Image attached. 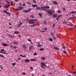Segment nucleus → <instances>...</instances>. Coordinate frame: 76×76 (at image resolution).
Listing matches in <instances>:
<instances>
[{"mask_svg":"<svg viewBox=\"0 0 76 76\" xmlns=\"http://www.w3.org/2000/svg\"><path fill=\"white\" fill-rule=\"evenodd\" d=\"M41 9L42 10H44V11H46V9H50V7L49 6H41Z\"/></svg>","mask_w":76,"mask_h":76,"instance_id":"nucleus-1","label":"nucleus"},{"mask_svg":"<svg viewBox=\"0 0 76 76\" xmlns=\"http://www.w3.org/2000/svg\"><path fill=\"white\" fill-rule=\"evenodd\" d=\"M23 7L22 6H19L18 7V8H15L14 9V10H15L16 11H19V10H23Z\"/></svg>","mask_w":76,"mask_h":76,"instance_id":"nucleus-2","label":"nucleus"},{"mask_svg":"<svg viewBox=\"0 0 76 76\" xmlns=\"http://www.w3.org/2000/svg\"><path fill=\"white\" fill-rule=\"evenodd\" d=\"M47 13L48 15H50V16H52V14L53 13V11H52L50 10H48L47 11Z\"/></svg>","mask_w":76,"mask_h":76,"instance_id":"nucleus-3","label":"nucleus"},{"mask_svg":"<svg viewBox=\"0 0 76 76\" xmlns=\"http://www.w3.org/2000/svg\"><path fill=\"white\" fill-rule=\"evenodd\" d=\"M28 22L30 24H34V21L33 20V19H31V20H28Z\"/></svg>","mask_w":76,"mask_h":76,"instance_id":"nucleus-4","label":"nucleus"},{"mask_svg":"<svg viewBox=\"0 0 76 76\" xmlns=\"http://www.w3.org/2000/svg\"><path fill=\"white\" fill-rule=\"evenodd\" d=\"M41 64L42 66H43L44 67H45L46 66V64L44 62H41Z\"/></svg>","mask_w":76,"mask_h":76,"instance_id":"nucleus-5","label":"nucleus"},{"mask_svg":"<svg viewBox=\"0 0 76 76\" xmlns=\"http://www.w3.org/2000/svg\"><path fill=\"white\" fill-rule=\"evenodd\" d=\"M38 15H39L40 18H42V14L39 13L38 14Z\"/></svg>","mask_w":76,"mask_h":76,"instance_id":"nucleus-6","label":"nucleus"},{"mask_svg":"<svg viewBox=\"0 0 76 76\" xmlns=\"http://www.w3.org/2000/svg\"><path fill=\"white\" fill-rule=\"evenodd\" d=\"M9 37L10 38H12V39H13V38H14L13 37V36L11 35L10 34H8Z\"/></svg>","mask_w":76,"mask_h":76,"instance_id":"nucleus-7","label":"nucleus"},{"mask_svg":"<svg viewBox=\"0 0 76 76\" xmlns=\"http://www.w3.org/2000/svg\"><path fill=\"white\" fill-rule=\"evenodd\" d=\"M37 25V24L36 23H34L32 25H31L30 26V27H34V26H36Z\"/></svg>","mask_w":76,"mask_h":76,"instance_id":"nucleus-8","label":"nucleus"},{"mask_svg":"<svg viewBox=\"0 0 76 76\" xmlns=\"http://www.w3.org/2000/svg\"><path fill=\"white\" fill-rule=\"evenodd\" d=\"M2 45H3V46H4V47H6V46L7 47V46H9V45H7L6 43H3Z\"/></svg>","mask_w":76,"mask_h":76,"instance_id":"nucleus-9","label":"nucleus"},{"mask_svg":"<svg viewBox=\"0 0 76 76\" xmlns=\"http://www.w3.org/2000/svg\"><path fill=\"white\" fill-rule=\"evenodd\" d=\"M53 4H56V5H57L58 4V3L56 1H53Z\"/></svg>","mask_w":76,"mask_h":76,"instance_id":"nucleus-10","label":"nucleus"},{"mask_svg":"<svg viewBox=\"0 0 76 76\" xmlns=\"http://www.w3.org/2000/svg\"><path fill=\"white\" fill-rule=\"evenodd\" d=\"M36 9H37V10H41V7H37L36 8Z\"/></svg>","mask_w":76,"mask_h":76,"instance_id":"nucleus-11","label":"nucleus"},{"mask_svg":"<svg viewBox=\"0 0 76 76\" xmlns=\"http://www.w3.org/2000/svg\"><path fill=\"white\" fill-rule=\"evenodd\" d=\"M32 6L33 7H38V5H32Z\"/></svg>","mask_w":76,"mask_h":76,"instance_id":"nucleus-12","label":"nucleus"},{"mask_svg":"<svg viewBox=\"0 0 76 76\" xmlns=\"http://www.w3.org/2000/svg\"><path fill=\"white\" fill-rule=\"evenodd\" d=\"M57 14H55L53 15V18H57Z\"/></svg>","mask_w":76,"mask_h":76,"instance_id":"nucleus-13","label":"nucleus"},{"mask_svg":"<svg viewBox=\"0 0 76 76\" xmlns=\"http://www.w3.org/2000/svg\"><path fill=\"white\" fill-rule=\"evenodd\" d=\"M20 33V32H19V31H16L15 32H14V34H19V33Z\"/></svg>","mask_w":76,"mask_h":76,"instance_id":"nucleus-14","label":"nucleus"},{"mask_svg":"<svg viewBox=\"0 0 76 76\" xmlns=\"http://www.w3.org/2000/svg\"><path fill=\"white\" fill-rule=\"evenodd\" d=\"M11 14L10 13V12H7V15H8L9 16H10Z\"/></svg>","mask_w":76,"mask_h":76,"instance_id":"nucleus-15","label":"nucleus"},{"mask_svg":"<svg viewBox=\"0 0 76 76\" xmlns=\"http://www.w3.org/2000/svg\"><path fill=\"white\" fill-rule=\"evenodd\" d=\"M53 49H55V50H59L58 48H57V47H54L53 48Z\"/></svg>","mask_w":76,"mask_h":76,"instance_id":"nucleus-16","label":"nucleus"},{"mask_svg":"<svg viewBox=\"0 0 76 76\" xmlns=\"http://www.w3.org/2000/svg\"><path fill=\"white\" fill-rule=\"evenodd\" d=\"M26 4H28V5H30V4H31V3L30 2L26 1Z\"/></svg>","mask_w":76,"mask_h":76,"instance_id":"nucleus-17","label":"nucleus"},{"mask_svg":"<svg viewBox=\"0 0 76 76\" xmlns=\"http://www.w3.org/2000/svg\"><path fill=\"white\" fill-rule=\"evenodd\" d=\"M49 40L50 41V42H52L53 40V39H51V38H49Z\"/></svg>","mask_w":76,"mask_h":76,"instance_id":"nucleus-18","label":"nucleus"},{"mask_svg":"<svg viewBox=\"0 0 76 76\" xmlns=\"http://www.w3.org/2000/svg\"><path fill=\"white\" fill-rule=\"evenodd\" d=\"M23 13H28V10H24L23 11Z\"/></svg>","mask_w":76,"mask_h":76,"instance_id":"nucleus-19","label":"nucleus"},{"mask_svg":"<svg viewBox=\"0 0 76 76\" xmlns=\"http://www.w3.org/2000/svg\"><path fill=\"white\" fill-rule=\"evenodd\" d=\"M9 6H9V5L6 6V5H5L4 6V7H5V8H8Z\"/></svg>","mask_w":76,"mask_h":76,"instance_id":"nucleus-20","label":"nucleus"},{"mask_svg":"<svg viewBox=\"0 0 76 76\" xmlns=\"http://www.w3.org/2000/svg\"><path fill=\"white\" fill-rule=\"evenodd\" d=\"M23 48H24V49H26V45H23Z\"/></svg>","mask_w":76,"mask_h":76,"instance_id":"nucleus-21","label":"nucleus"},{"mask_svg":"<svg viewBox=\"0 0 76 76\" xmlns=\"http://www.w3.org/2000/svg\"><path fill=\"white\" fill-rule=\"evenodd\" d=\"M37 46L38 47H41V45H40V43L39 42H38L37 44Z\"/></svg>","mask_w":76,"mask_h":76,"instance_id":"nucleus-22","label":"nucleus"},{"mask_svg":"<svg viewBox=\"0 0 76 76\" xmlns=\"http://www.w3.org/2000/svg\"><path fill=\"white\" fill-rule=\"evenodd\" d=\"M11 65H12V66H15L16 65V63L14 62L11 64Z\"/></svg>","mask_w":76,"mask_h":76,"instance_id":"nucleus-23","label":"nucleus"},{"mask_svg":"<svg viewBox=\"0 0 76 76\" xmlns=\"http://www.w3.org/2000/svg\"><path fill=\"white\" fill-rule=\"evenodd\" d=\"M25 61L26 62H29L30 60L29 59H26Z\"/></svg>","mask_w":76,"mask_h":76,"instance_id":"nucleus-24","label":"nucleus"},{"mask_svg":"<svg viewBox=\"0 0 76 76\" xmlns=\"http://www.w3.org/2000/svg\"><path fill=\"white\" fill-rule=\"evenodd\" d=\"M0 53H3L4 54H7V53H6L4 52H2L1 51H0Z\"/></svg>","mask_w":76,"mask_h":76,"instance_id":"nucleus-25","label":"nucleus"},{"mask_svg":"<svg viewBox=\"0 0 76 76\" xmlns=\"http://www.w3.org/2000/svg\"><path fill=\"white\" fill-rule=\"evenodd\" d=\"M20 56H21V57H26V56L25 55H24V56L22 55H20Z\"/></svg>","mask_w":76,"mask_h":76,"instance_id":"nucleus-26","label":"nucleus"},{"mask_svg":"<svg viewBox=\"0 0 76 76\" xmlns=\"http://www.w3.org/2000/svg\"><path fill=\"white\" fill-rule=\"evenodd\" d=\"M71 13H72V14H74V13H76V11H72V12H71Z\"/></svg>","mask_w":76,"mask_h":76,"instance_id":"nucleus-27","label":"nucleus"},{"mask_svg":"<svg viewBox=\"0 0 76 76\" xmlns=\"http://www.w3.org/2000/svg\"><path fill=\"white\" fill-rule=\"evenodd\" d=\"M30 18H34V16L32 15H31L30 16Z\"/></svg>","mask_w":76,"mask_h":76,"instance_id":"nucleus-28","label":"nucleus"},{"mask_svg":"<svg viewBox=\"0 0 76 76\" xmlns=\"http://www.w3.org/2000/svg\"><path fill=\"white\" fill-rule=\"evenodd\" d=\"M41 59H42V60H45V57H42L41 58Z\"/></svg>","mask_w":76,"mask_h":76,"instance_id":"nucleus-29","label":"nucleus"},{"mask_svg":"<svg viewBox=\"0 0 76 76\" xmlns=\"http://www.w3.org/2000/svg\"><path fill=\"white\" fill-rule=\"evenodd\" d=\"M0 51L2 52H3V51H4L5 52H6V51H5V50H4V49H3L1 50Z\"/></svg>","mask_w":76,"mask_h":76,"instance_id":"nucleus-30","label":"nucleus"},{"mask_svg":"<svg viewBox=\"0 0 76 76\" xmlns=\"http://www.w3.org/2000/svg\"><path fill=\"white\" fill-rule=\"evenodd\" d=\"M31 10H32V9H29L28 10H27V12H31Z\"/></svg>","mask_w":76,"mask_h":76,"instance_id":"nucleus-31","label":"nucleus"},{"mask_svg":"<svg viewBox=\"0 0 76 76\" xmlns=\"http://www.w3.org/2000/svg\"><path fill=\"white\" fill-rule=\"evenodd\" d=\"M45 50V49L43 48L42 49H40L39 50H40V51H43V50Z\"/></svg>","mask_w":76,"mask_h":76,"instance_id":"nucleus-32","label":"nucleus"},{"mask_svg":"<svg viewBox=\"0 0 76 76\" xmlns=\"http://www.w3.org/2000/svg\"><path fill=\"white\" fill-rule=\"evenodd\" d=\"M32 19L34 22H36V21H37V19Z\"/></svg>","mask_w":76,"mask_h":76,"instance_id":"nucleus-33","label":"nucleus"},{"mask_svg":"<svg viewBox=\"0 0 76 76\" xmlns=\"http://www.w3.org/2000/svg\"><path fill=\"white\" fill-rule=\"evenodd\" d=\"M76 73V71H75L74 72H73L72 73V75H75Z\"/></svg>","mask_w":76,"mask_h":76,"instance_id":"nucleus-34","label":"nucleus"},{"mask_svg":"<svg viewBox=\"0 0 76 76\" xmlns=\"http://www.w3.org/2000/svg\"><path fill=\"white\" fill-rule=\"evenodd\" d=\"M53 28H54V27H55V26H56V24L55 23H54L53 25Z\"/></svg>","mask_w":76,"mask_h":76,"instance_id":"nucleus-35","label":"nucleus"},{"mask_svg":"<svg viewBox=\"0 0 76 76\" xmlns=\"http://www.w3.org/2000/svg\"><path fill=\"white\" fill-rule=\"evenodd\" d=\"M5 2H6V3H10L9 1H8L7 0H6L5 1Z\"/></svg>","mask_w":76,"mask_h":76,"instance_id":"nucleus-36","label":"nucleus"},{"mask_svg":"<svg viewBox=\"0 0 76 76\" xmlns=\"http://www.w3.org/2000/svg\"><path fill=\"white\" fill-rule=\"evenodd\" d=\"M32 50V48H31V47H29V50Z\"/></svg>","mask_w":76,"mask_h":76,"instance_id":"nucleus-37","label":"nucleus"},{"mask_svg":"<svg viewBox=\"0 0 76 76\" xmlns=\"http://www.w3.org/2000/svg\"><path fill=\"white\" fill-rule=\"evenodd\" d=\"M33 2L34 3H37V1H36L35 0H33Z\"/></svg>","mask_w":76,"mask_h":76,"instance_id":"nucleus-38","label":"nucleus"},{"mask_svg":"<svg viewBox=\"0 0 76 76\" xmlns=\"http://www.w3.org/2000/svg\"><path fill=\"white\" fill-rule=\"evenodd\" d=\"M41 66L42 68L43 69H45V68L44 67V66L43 65H40Z\"/></svg>","mask_w":76,"mask_h":76,"instance_id":"nucleus-39","label":"nucleus"},{"mask_svg":"<svg viewBox=\"0 0 76 76\" xmlns=\"http://www.w3.org/2000/svg\"><path fill=\"white\" fill-rule=\"evenodd\" d=\"M76 17V16H73L71 17V18H72V19H75V18Z\"/></svg>","mask_w":76,"mask_h":76,"instance_id":"nucleus-40","label":"nucleus"},{"mask_svg":"<svg viewBox=\"0 0 76 76\" xmlns=\"http://www.w3.org/2000/svg\"><path fill=\"white\" fill-rule=\"evenodd\" d=\"M44 23L45 24V25H46L47 24V21H44Z\"/></svg>","mask_w":76,"mask_h":76,"instance_id":"nucleus-41","label":"nucleus"},{"mask_svg":"<svg viewBox=\"0 0 76 76\" xmlns=\"http://www.w3.org/2000/svg\"><path fill=\"white\" fill-rule=\"evenodd\" d=\"M67 23V22L66 21H64L63 22L64 24H65V23Z\"/></svg>","mask_w":76,"mask_h":76,"instance_id":"nucleus-42","label":"nucleus"},{"mask_svg":"<svg viewBox=\"0 0 76 76\" xmlns=\"http://www.w3.org/2000/svg\"><path fill=\"white\" fill-rule=\"evenodd\" d=\"M0 57H1L3 58L4 57V56L3 55H1V54H0Z\"/></svg>","mask_w":76,"mask_h":76,"instance_id":"nucleus-43","label":"nucleus"},{"mask_svg":"<svg viewBox=\"0 0 76 76\" xmlns=\"http://www.w3.org/2000/svg\"><path fill=\"white\" fill-rule=\"evenodd\" d=\"M11 4L12 5H13V2L12 1H10Z\"/></svg>","mask_w":76,"mask_h":76,"instance_id":"nucleus-44","label":"nucleus"},{"mask_svg":"<svg viewBox=\"0 0 76 76\" xmlns=\"http://www.w3.org/2000/svg\"><path fill=\"white\" fill-rule=\"evenodd\" d=\"M31 61H36V59H31Z\"/></svg>","mask_w":76,"mask_h":76,"instance_id":"nucleus-45","label":"nucleus"},{"mask_svg":"<svg viewBox=\"0 0 76 76\" xmlns=\"http://www.w3.org/2000/svg\"><path fill=\"white\" fill-rule=\"evenodd\" d=\"M62 16V15H59L58 16V17L59 18H60V17H61V16Z\"/></svg>","mask_w":76,"mask_h":76,"instance_id":"nucleus-46","label":"nucleus"},{"mask_svg":"<svg viewBox=\"0 0 76 76\" xmlns=\"http://www.w3.org/2000/svg\"><path fill=\"white\" fill-rule=\"evenodd\" d=\"M50 34L51 35H52V36L54 35V34L53 33H52V32L50 33Z\"/></svg>","mask_w":76,"mask_h":76,"instance_id":"nucleus-47","label":"nucleus"},{"mask_svg":"<svg viewBox=\"0 0 76 76\" xmlns=\"http://www.w3.org/2000/svg\"><path fill=\"white\" fill-rule=\"evenodd\" d=\"M12 48H14V49H16V48H17V46H15L14 47H12Z\"/></svg>","mask_w":76,"mask_h":76,"instance_id":"nucleus-48","label":"nucleus"},{"mask_svg":"<svg viewBox=\"0 0 76 76\" xmlns=\"http://www.w3.org/2000/svg\"><path fill=\"white\" fill-rule=\"evenodd\" d=\"M34 56H37V53H35L34 54Z\"/></svg>","mask_w":76,"mask_h":76,"instance_id":"nucleus-49","label":"nucleus"},{"mask_svg":"<svg viewBox=\"0 0 76 76\" xmlns=\"http://www.w3.org/2000/svg\"><path fill=\"white\" fill-rule=\"evenodd\" d=\"M71 19H72V17H70L68 19V20H70Z\"/></svg>","mask_w":76,"mask_h":76,"instance_id":"nucleus-50","label":"nucleus"},{"mask_svg":"<svg viewBox=\"0 0 76 76\" xmlns=\"http://www.w3.org/2000/svg\"><path fill=\"white\" fill-rule=\"evenodd\" d=\"M19 23H19V24H20V25H22V24H23L22 23V22H20V21L19 22Z\"/></svg>","mask_w":76,"mask_h":76,"instance_id":"nucleus-51","label":"nucleus"},{"mask_svg":"<svg viewBox=\"0 0 76 76\" xmlns=\"http://www.w3.org/2000/svg\"><path fill=\"white\" fill-rule=\"evenodd\" d=\"M13 43L14 44H15L16 45L17 44V42H13Z\"/></svg>","mask_w":76,"mask_h":76,"instance_id":"nucleus-52","label":"nucleus"},{"mask_svg":"<svg viewBox=\"0 0 76 76\" xmlns=\"http://www.w3.org/2000/svg\"><path fill=\"white\" fill-rule=\"evenodd\" d=\"M58 19H59V18L58 17L57 18H56V20H58Z\"/></svg>","mask_w":76,"mask_h":76,"instance_id":"nucleus-53","label":"nucleus"},{"mask_svg":"<svg viewBox=\"0 0 76 76\" xmlns=\"http://www.w3.org/2000/svg\"><path fill=\"white\" fill-rule=\"evenodd\" d=\"M63 10H64V11H66V9L64 8H63Z\"/></svg>","mask_w":76,"mask_h":76,"instance_id":"nucleus-54","label":"nucleus"},{"mask_svg":"<svg viewBox=\"0 0 76 76\" xmlns=\"http://www.w3.org/2000/svg\"><path fill=\"white\" fill-rule=\"evenodd\" d=\"M58 13H61V11H60L58 10Z\"/></svg>","mask_w":76,"mask_h":76,"instance_id":"nucleus-55","label":"nucleus"},{"mask_svg":"<svg viewBox=\"0 0 76 76\" xmlns=\"http://www.w3.org/2000/svg\"><path fill=\"white\" fill-rule=\"evenodd\" d=\"M40 32H43V33L45 32V31H40Z\"/></svg>","mask_w":76,"mask_h":76,"instance_id":"nucleus-56","label":"nucleus"},{"mask_svg":"<svg viewBox=\"0 0 76 76\" xmlns=\"http://www.w3.org/2000/svg\"><path fill=\"white\" fill-rule=\"evenodd\" d=\"M22 75H26V73H25V72H23L22 73Z\"/></svg>","mask_w":76,"mask_h":76,"instance_id":"nucleus-57","label":"nucleus"},{"mask_svg":"<svg viewBox=\"0 0 76 76\" xmlns=\"http://www.w3.org/2000/svg\"><path fill=\"white\" fill-rule=\"evenodd\" d=\"M28 41H29V42H31V40H30V39H28Z\"/></svg>","mask_w":76,"mask_h":76,"instance_id":"nucleus-58","label":"nucleus"},{"mask_svg":"<svg viewBox=\"0 0 76 76\" xmlns=\"http://www.w3.org/2000/svg\"><path fill=\"white\" fill-rule=\"evenodd\" d=\"M7 10H4V13H7Z\"/></svg>","mask_w":76,"mask_h":76,"instance_id":"nucleus-59","label":"nucleus"},{"mask_svg":"<svg viewBox=\"0 0 76 76\" xmlns=\"http://www.w3.org/2000/svg\"><path fill=\"white\" fill-rule=\"evenodd\" d=\"M25 5H26V4L25 3L23 4V6H25Z\"/></svg>","mask_w":76,"mask_h":76,"instance_id":"nucleus-60","label":"nucleus"},{"mask_svg":"<svg viewBox=\"0 0 76 76\" xmlns=\"http://www.w3.org/2000/svg\"><path fill=\"white\" fill-rule=\"evenodd\" d=\"M45 31H47V28H45L44 29Z\"/></svg>","mask_w":76,"mask_h":76,"instance_id":"nucleus-61","label":"nucleus"},{"mask_svg":"<svg viewBox=\"0 0 76 76\" xmlns=\"http://www.w3.org/2000/svg\"><path fill=\"white\" fill-rule=\"evenodd\" d=\"M72 69H74V65H72Z\"/></svg>","mask_w":76,"mask_h":76,"instance_id":"nucleus-62","label":"nucleus"},{"mask_svg":"<svg viewBox=\"0 0 76 76\" xmlns=\"http://www.w3.org/2000/svg\"><path fill=\"white\" fill-rule=\"evenodd\" d=\"M53 37L54 39H56V37H54V36H53Z\"/></svg>","mask_w":76,"mask_h":76,"instance_id":"nucleus-63","label":"nucleus"},{"mask_svg":"<svg viewBox=\"0 0 76 76\" xmlns=\"http://www.w3.org/2000/svg\"><path fill=\"white\" fill-rule=\"evenodd\" d=\"M63 48H64V49H66V47H63Z\"/></svg>","mask_w":76,"mask_h":76,"instance_id":"nucleus-64","label":"nucleus"}]
</instances>
